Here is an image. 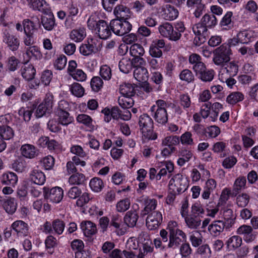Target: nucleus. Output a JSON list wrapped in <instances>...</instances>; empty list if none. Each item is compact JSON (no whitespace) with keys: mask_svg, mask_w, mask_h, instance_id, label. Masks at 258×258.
I'll use <instances>...</instances> for the list:
<instances>
[{"mask_svg":"<svg viewBox=\"0 0 258 258\" xmlns=\"http://www.w3.org/2000/svg\"><path fill=\"white\" fill-rule=\"evenodd\" d=\"M253 36L251 31L248 30H244L239 32L237 34V37L240 43L247 44L251 41Z\"/></svg>","mask_w":258,"mask_h":258,"instance_id":"nucleus-42","label":"nucleus"},{"mask_svg":"<svg viewBox=\"0 0 258 258\" xmlns=\"http://www.w3.org/2000/svg\"><path fill=\"white\" fill-rule=\"evenodd\" d=\"M213 60L217 66H223L230 59V55L232 54L231 50L228 44H223L217 48L213 52Z\"/></svg>","mask_w":258,"mask_h":258,"instance_id":"nucleus-2","label":"nucleus"},{"mask_svg":"<svg viewBox=\"0 0 258 258\" xmlns=\"http://www.w3.org/2000/svg\"><path fill=\"white\" fill-rule=\"evenodd\" d=\"M226 227V223L221 220L213 221L208 227V230L213 236H217L223 232L224 227Z\"/></svg>","mask_w":258,"mask_h":258,"instance_id":"nucleus-22","label":"nucleus"},{"mask_svg":"<svg viewBox=\"0 0 258 258\" xmlns=\"http://www.w3.org/2000/svg\"><path fill=\"white\" fill-rule=\"evenodd\" d=\"M11 167L16 171L22 172L26 168L25 163L22 159H19L13 161Z\"/></svg>","mask_w":258,"mask_h":258,"instance_id":"nucleus-64","label":"nucleus"},{"mask_svg":"<svg viewBox=\"0 0 258 258\" xmlns=\"http://www.w3.org/2000/svg\"><path fill=\"white\" fill-rule=\"evenodd\" d=\"M23 25L25 34L24 43L27 46H31L35 43L34 32L37 29L34 22L28 19H26L23 21Z\"/></svg>","mask_w":258,"mask_h":258,"instance_id":"nucleus-8","label":"nucleus"},{"mask_svg":"<svg viewBox=\"0 0 258 258\" xmlns=\"http://www.w3.org/2000/svg\"><path fill=\"white\" fill-rule=\"evenodd\" d=\"M53 102V96L51 94H47L43 101L36 106L35 112L36 118L49 115L52 111Z\"/></svg>","mask_w":258,"mask_h":258,"instance_id":"nucleus-6","label":"nucleus"},{"mask_svg":"<svg viewBox=\"0 0 258 258\" xmlns=\"http://www.w3.org/2000/svg\"><path fill=\"white\" fill-rule=\"evenodd\" d=\"M100 37L88 38L87 39V42L89 43L96 53L100 51L102 48V41Z\"/></svg>","mask_w":258,"mask_h":258,"instance_id":"nucleus-47","label":"nucleus"},{"mask_svg":"<svg viewBox=\"0 0 258 258\" xmlns=\"http://www.w3.org/2000/svg\"><path fill=\"white\" fill-rule=\"evenodd\" d=\"M179 103L180 105L185 110L189 108L191 105V100L188 94H182L179 95Z\"/></svg>","mask_w":258,"mask_h":258,"instance_id":"nucleus-59","label":"nucleus"},{"mask_svg":"<svg viewBox=\"0 0 258 258\" xmlns=\"http://www.w3.org/2000/svg\"><path fill=\"white\" fill-rule=\"evenodd\" d=\"M29 7L34 11H38L42 13L48 12L50 9L49 5L44 0H26Z\"/></svg>","mask_w":258,"mask_h":258,"instance_id":"nucleus-17","label":"nucleus"},{"mask_svg":"<svg viewBox=\"0 0 258 258\" xmlns=\"http://www.w3.org/2000/svg\"><path fill=\"white\" fill-rule=\"evenodd\" d=\"M86 180L85 176L80 173L73 174L69 178V182L72 185L84 184Z\"/></svg>","mask_w":258,"mask_h":258,"instance_id":"nucleus-39","label":"nucleus"},{"mask_svg":"<svg viewBox=\"0 0 258 258\" xmlns=\"http://www.w3.org/2000/svg\"><path fill=\"white\" fill-rule=\"evenodd\" d=\"M44 198L47 201L53 203H59L63 197L62 188L55 186L51 188L44 186L43 188Z\"/></svg>","mask_w":258,"mask_h":258,"instance_id":"nucleus-7","label":"nucleus"},{"mask_svg":"<svg viewBox=\"0 0 258 258\" xmlns=\"http://www.w3.org/2000/svg\"><path fill=\"white\" fill-rule=\"evenodd\" d=\"M252 227L250 226L246 225H243L240 226L236 231L237 234L243 236V239L246 242H250L255 239V236L252 234Z\"/></svg>","mask_w":258,"mask_h":258,"instance_id":"nucleus-20","label":"nucleus"},{"mask_svg":"<svg viewBox=\"0 0 258 258\" xmlns=\"http://www.w3.org/2000/svg\"><path fill=\"white\" fill-rule=\"evenodd\" d=\"M14 136V131L7 125H0V136L6 140H9Z\"/></svg>","mask_w":258,"mask_h":258,"instance_id":"nucleus-40","label":"nucleus"},{"mask_svg":"<svg viewBox=\"0 0 258 258\" xmlns=\"http://www.w3.org/2000/svg\"><path fill=\"white\" fill-rule=\"evenodd\" d=\"M67 196L70 199H77L76 205L79 207H82L90 201L89 194L87 192L82 193V189L76 186L70 188L67 192Z\"/></svg>","mask_w":258,"mask_h":258,"instance_id":"nucleus-5","label":"nucleus"},{"mask_svg":"<svg viewBox=\"0 0 258 258\" xmlns=\"http://www.w3.org/2000/svg\"><path fill=\"white\" fill-rule=\"evenodd\" d=\"M244 99V95L240 92H235L229 94L226 99V101L230 104H235Z\"/></svg>","mask_w":258,"mask_h":258,"instance_id":"nucleus-43","label":"nucleus"},{"mask_svg":"<svg viewBox=\"0 0 258 258\" xmlns=\"http://www.w3.org/2000/svg\"><path fill=\"white\" fill-rule=\"evenodd\" d=\"M137 202L144 206V208L141 211L140 215L142 217L149 214L154 210L157 206V201L155 199H150L147 198H141L137 200Z\"/></svg>","mask_w":258,"mask_h":258,"instance_id":"nucleus-12","label":"nucleus"},{"mask_svg":"<svg viewBox=\"0 0 258 258\" xmlns=\"http://www.w3.org/2000/svg\"><path fill=\"white\" fill-rule=\"evenodd\" d=\"M165 50V43L163 39H156L152 41L149 47L150 55L155 58H160Z\"/></svg>","mask_w":258,"mask_h":258,"instance_id":"nucleus-9","label":"nucleus"},{"mask_svg":"<svg viewBox=\"0 0 258 258\" xmlns=\"http://www.w3.org/2000/svg\"><path fill=\"white\" fill-rule=\"evenodd\" d=\"M45 15L41 17V24L43 28L47 31H51L54 27L56 26L55 18L51 9L48 10V12H44Z\"/></svg>","mask_w":258,"mask_h":258,"instance_id":"nucleus-13","label":"nucleus"},{"mask_svg":"<svg viewBox=\"0 0 258 258\" xmlns=\"http://www.w3.org/2000/svg\"><path fill=\"white\" fill-rule=\"evenodd\" d=\"M70 91L72 94L78 97L83 96L85 91L84 88L78 83H74L70 86Z\"/></svg>","mask_w":258,"mask_h":258,"instance_id":"nucleus-52","label":"nucleus"},{"mask_svg":"<svg viewBox=\"0 0 258 258\" xmlns=\"http://www.w3.org/2000/svg\"><path fill=\"white\" fill-rule=\"evenodd\" d=\"M11 228L13 230V235L16 234L18 236H25L28 233V224L22 220H17L13 223Z\"/></svg>","mask_w":258,"mask_h":258,"instance_id":"nucleus-15","label":"nucleus"},{"mask_svg":"<svg viewBox=\"0 0 258 258\" xmlns=\"http://www.w3.org/2000/svg\"><path fill=\"white\" fill-rule=\"evenodd\" d=\"M89 185L91 189L95 192L100 191L104 186L102 180L98 177H94L91 179Z\"/></svg>","mask_w":258,"mask_h":258,"instance_id":"nucleus-45","label":"nucleus"},{"mask_svg":"<svg viewBox=\"0 0 258 258\" xmlns=\"http://www.w3.org/2000/svg\"><path fill=\"white\" fill-rule=\"evenodd\" d=\"M151 112L152 115L158 123L164 125L167 122L168 114L166 109H156Z\"/></svg>","mask_w":258,"mask_h":258,"instance_id":"nucleus-27","label":"nucleus"},{"mask_svg":"<svg viewBox=\"0 0 258 258\" xmlns=\"http://www.w3.org/2000/svg\"><path fill=\"white\" fill-rule=\"evenodd\" d=\"M162 16L167 20H173L178 16V11L173 6L167 5L163 9Z\"/></svg>","mask_w":258,"mask_h":258,"instance_id":"nucleus-28","label":"nucleus"},{"mask_svg":"<svg viewBox=\"0 0 258 258\" xmlns=\"http://www.w3.org/2000/svg\"><path fill=\"white\" fill-rule=\"evenodd\" d=\"M131 205L129 198H125L117 202L116 205V210L118 212H123L127 210Z\"/></svg>","mask_w":258,"mask_h":258,"instance_id":"nucleus-51","label":"nucleus"},{"mask_svg":"<svg viewBox=\"0 0 258 258\" xmlns=\"http://www.w3.org/2000/svg\"><path fill=\"white\" fill-rule=\"evenodd\" d=\"M130 53L132 56L137 57L143 56L145 53V50L141 44L135 43L130 47Z\"/></svg>","mask_w":258,"mask_h":258,"instance_id":"nucleus-46","label":"nucleus"},{"mask_svg":"<svg viewBox=\"0 0 258 258\" xmlns=\"http://www.w3.org/2000/svg\"><path fill=\"white\" fill-rule=\"evenodd\" d=\"M133 208L134 209V210L127 212L123 219L124 223L129 227H135L139 218V215L136 211L139 209L138 205H134Z\"/></svg>","mask_w":258,"mask_h":258,"instance_id":"nucleus-14","label":"nucleus"},{"mask_svg":"<svg viewBox=\"0 0 258 258\" xmlns=\"http://www.w3.org/2000/svg\"><path fill=\"white\" fill-rule=\"evenodd\" d=\"M67 62V57L63 54H61L55 60L54 66L56 69L61 70L66 67Z\"/></svg>","mask_w":258,"mask_h":258,"instance_id":"nucleus-61","label":"nucleus"},{"mask_svg":"<svg viewBox=\"0 0 258 258\" xmlns=\"http://www.w3.org/2000/svg\"><path fill=\"white\" fill-rule=\"evenodd\" d=\"M20 151L22 155L28 159H33L39 154L38 150L31 144H26L22 145Z\"/></svg>","mask_w":258,"mask_h":258,"instance_id":"nucleus-18","label":"nucleus"},{"mask_svg":"<svg viewBox=\"0 0 258 258\" xmlns=\"http://www.w3.org/2000/svg\"><path fill=\"white\" fill-rule=\"evenodd\" d=\"M173 28L172 25L168 22L160 25L158 27L159 31L160 34L164 37L167 38L169 36L170 33Z\"/></svg>","mask_w":258,"mask_h":258,"instance_id":"nucleus-55","label":"nucleus"},{"mask_svg":"<svg viewBox=\"0 0 258 258\" xmlns=\"http://www.w3.org/2000/svg\"><path fill=\"white\" fill-rule=\"evenodd\" d=\"M52 225L53 230L58 234H61L64 229L65 223L63 221L57 219L53 221Z\"/></svg>","mask_w":258,"mask_h":258,"instance_id":"nucleus-58","label":"nucleus"},{"mask_svg":"<svg viewBox=\"0 0 258 258\" xmlns=\"http://www.w3.org/2000/svg\"><path fill=\"white\" fill-rule=\"evenodd\" d=\"M223 216L225 220L226 228H229L235 223L236 216L233 214L232 210L227 208H223Z\"/></svg>","mask_w":258,"mask_h":258,"instance_id":"nucleus-31","label":"nucleus"},{"mask_svg":"<svg viewBox=\"0 0 258 258\" xmlns=\"http://www.w3.org/2000/svg\"><path fill=\"white\" fill-rule=\"evenodd\" d=\"M17 174L12 172H6L0 177V180L3 185L15 186L18 182Z\"/></svg>","mask_w":258,"mask_h":258,"instance_id":"nucleus-21","label":"nucleus"},{"mask_svg":"<svg viewBox=\"0 0 258 258\" xmlns=\"http://www.w3.org/2000/svg\"><path fill=\"white\" fill-rule=\"evenodd\" d=\"M77 121L81 123L84 124L88 127H91L92 125V119L91 117L85 114H81L77 117Z\"/></svg>","mask_w":258,"mask_h":258,"instance_id":"nucleus-62","label":"nucleus"},{"mask_svg":"<svg viewBox=\"0 0 258 258\" xmlns=\"http://www.w3.org/2000/svg\"><path fill=\"white\" fill-rule=\"evenodd\" d=\"M139 124L143 136L149 140H155L157 138L156 135H153V121L152 119L147 114L141 115Z\"/></svg>","mask_w":258,"mask_h":258,"instance_id":"nucleus-3","label":"nucleus"},{"mask_svg":"<svg viewBox=\"0 0 258 258\" xmlns=\"http://www.w3.org/2000/svg\"><path fill=\"white\" fill-rule=\"evenodd\" d=\"M169 240L168 246L175 248L186 240V235L182 231H177L175 233L172 231L171 234L169 235Z\"/></svg>","mask_w":258,"mask_h":258,"instance_id":"nucleus-10","label":"nucleus"},{"mask_svg":"<svg viewBox=\"0 0 258 258\" xmlns=\"http://www.w3.org/2000/svg\"><path fill=\"white\" fill-rule=\"evenodd\" d=\"M214 76V71L212 70H207L206 68V70H204L203 73L199 76L198 78L204 82H210L213 79Z\"/></svg>","mask_w":258,"mask_h":258,"instance_id":"nucleus-63","label":"nucleus"},{"mask_svg":"<svg viewBox=\"0 0 258 258\" xmlns=\"http://www.w3.org/2000/svg\"><path fill=\"white\" fill-rule=\"evenodd\" d=\"M26 53L29 57H34L36 59H40L42 56L39 48L35 45L28 47Z\"/></svg>","mask_w":258,"mask_h":258,"instance_id":"nucleus-44","label":"nucleus"},{"mask_svg":"<svg viewBox=\"0 0 258 258\" xmlns=\"http://www.w3.org/2000/svg\"><path fill=\"white\" fill-rule=\"evenodd\" d=\"M118 67L120 71L124 74L129 73L133 68L131 59L126 57L122 58L119 61Z\"/></svg>","mask_w":258,"mask_h":258,"instance_id":"nucleus-37","label":"nucleus"},{"mask_svg":"<svg viewBox=\"0 0 258 258\" xmlns=\"http://www.w3.org/2000/svg\"><path fill=\"white\" fill-rule=\"evenodd\" d=\"M0 204L9 214L12 215L16 211L17 203L14 198H4L0 200Z\"/></svg>","mask_w":258,"mask_h":258,"instance_id":"nucleus-24","label":"nucleus"},{"mask_svg":"<svg viewBox=\"0 0 258 258\" xmlns=\"http://www.w3.org/2000/svg\"><path fill=\"white\" fill-rule=\"evenodd\" d=\"M69 104L67 101L61 100L59 102L55 114L57 121L62 125L68 126L74 121L73 117L69 113Z\"/></svg>","mask_w":258,"mask_h":258,"instance_id":"nucleus-1","label":"nucleus"},{"mask_svg":"<svg viewBox=\"0 0 258 258\" xmlns=\"http://www.w3.org/2000/svg\"><path fill=\"white\" fill-rule=\"evenodd\" d=\"M103 82L102 80L98 76L94 77L90 82V85L92 90L94 92H98L102 88Z\"/></svg>","mask_w":258,"mask_h":258,"instance_id":"nucleus-53","label":"nucleus"},{"mask_svg":"<svg viewBox=\"0 0 258 258\" xmlns=\"http://www.w3.org/2000/svg\"><path fill=\"white\" fill-rule=\"evenodd\" d=\"M242 238L238 235H234L229 238L226 242L229 250H235L242 244Z\"/></svg>","mask_w":258,"mask_h":258,"instance_id":"nucleus-34","label":"nucleus"},{"mask_svg":"<svg viewBox=\"0 0 258 258\" xmlns=\"http://www.w3.org/2000/svg\"><path fill=\"white\" fill-rule=\"evenodd\" d=\"M21 75L27 81H31L34 78L36 70L31 64L25 63L21 69Z\"/></svg>","mask_w":258,"mask_h":258,"instance_id":"nucleus-25","label":"nucleus"},{"mask_svg":"<svg viewBox=\"0 0 258 258\" xmlns=\"http://www.w3.org/2000/svg\"><path fill=\"white\" fill-rule=\"evenodd\" d=\"M114 14L116 18L115 19L128 21L131 18L130 10L126 6L122 5H118L115 8Z\"/></svg>","mask_w":258,"mask_h":258,"instance_id":"nucleus-19","label":"nucleus"},{"mask_svg":"<svg viewBox=\"0 0 258 258\" xmlns=\"http://www.w3.org/2000/svg\"><path fill=\"white\" fill-rule=\"evenodd\" d=\"M96 31L99 37L102 39H107L111 35L112 31L110 26L103 20L98 21Z\"/></svg>","mask_w":258,"mask_h":258,"instance_id":"nucleus-16","label":"nucleus"},{"mask_svg":"<svg viewBox=\"0 0 258 258\" xmlns=\"http://www.w3.org/2000/svg\"><path fill=\"white\" fill-rule=\"evenodd\" d=\"M80 227L87 237H90L97 232L96 225L91 221H83L81 223Z\"/></svg>","mask_w":258,"mask_h":258,"instance_id":"nucleus-26","label":"nucleus"},{"mask_svg":"<svg viewBox=\"0 0 258 258\" xmlns=\"http://www.w3.org/2000/svg\"><path fill=\"white\" fill-rule=\"evenodd\" d=\"M201 22L208 28H212L217 24V20L213 14H205L201 19Z\"/></svg>","mask_w":258,"mask_h":258,"instance_id":"nucleus-36","label":"nucleus"},{"mask_svg":"<svg viewBox=\"0 0 258 258\" xmlns=\"http://www.w3.org/2000/svg\"><path fill=\"white\" fill-rule=\"evenodd\" d=\"M36 106L37 104L34 103L28 107L27 109L24 107H22L18 111L19 115H23L24 120L28 122L31 119L32 114L34 110L36 108Z\"/></svg>","mask_w":258,"mask_h":258,"instance_id":"nucleus-35","label":"nucleus"},{"mask_svg":"<svg viewBox=\"0 0 258 258\" xmlns=\"http://www.w3.org/2000/svg\"><path fill=\"white\" fill-rule=\"evenodd\" d=\"M119 92L123 96L132 97L135 94V88L130 83H125L120 85Z\"/></svg>","mask_w":258,"mask_h":258,"instance_id":"nucleus-41","label":"nucleus"},{"mask_svg":"<svg viewBox=\"0 0 258 258\" xmlns=\"http://www.w3.org/2000/svg\"><path fill=\"white\" fill-rule=\"evenodd\" d=\"M188 184L187 180L184 179L180 174H176L170 180L169 191L180 195L187 188Z\"/></svg>","mask_w":258,"mask_h":258,"instance_id":"nucleus-4","label":"nucleus"},{"mask_svg":"<svg viewBox=\"0 0 258 258\" xmlns=\"http://www.w3.org/2000/svg\"><path fill=\"white\" fill-rule=\"evenodd\" d=\"M79 50L81 54L84 56H89L93 53H96L88 42L82 44L79 48Z\"/></svg>","mask_w":258,"mask_h":258,"instance_id":"nucleus-60","label":"nucleus"},{"mask_svg":"<svg viewBox=\"0 0 258 258\" xmlns=\"http://www.w3.org/2000/svg\"><path fill=\"white\" fill-rule=\"evenodd\" d=\"M134 77L139 82L147 81L149 78L148 72L145 67H137L134 70Z\"/></svg>","mask_w":258,"mask_h":258,"instance_id":"nucleus-29","label":"nucleus"},{"mask_svg":"<svg viewBox=\"0 0 258 258\" xmlns=\"http://www.w3.org/2000/svg\"><path fill=\"white\" fill-rule=\"evenodd\" d=\"M31 180L38 185H42L44 183L46 178L44 174L41 171L34 169L30 174Z\"/></svg>","mask_w":258,"mask_h":258,"instance_id":"nucleus-30","label":"nucleus"},{"mask_svg":"<svg viewBox=\"0 0 258 258\" xmlns=\"http://www.w3.org/2000/svg\"><path fill=\"white\" fill-rule=\"evenodd\" d=\"M187 226L190 229H197L201 224V220L198 216L189 215L184 219Z\"/></svg>","mask_w":258,"mask_h":258,"instance_id":"nucleus-38","label":"nucleus"},{"mask_svg":"<svg viewBox=\"0 0 258 258\" xmlns=\"http://www.w3.org/2000/svg\"><path fill=\"white\" fill-rule=\"evenodd\" d=\"M179 143V138L176 136H168L166 137L162 141V145L169 147H174V146L178 144Z\"/></svg>","mask_w":258,"mask_h":258,"instance_id":"nucleus-56","label":"nucleus"},{"mask_svg":"<svg viewBox=\"0 0 258 258\" xmlns=\"http://www.w3.org/2000/svg\"><path fill=\"white\" fill-rule=\"evenodd\" d=\"M140 240L143 243L144 253L147 254L153 250V243L149 234L146 232H142L139 236Z\"/></svg>","mask_w":258,"mask_h":258,"instance_id":"nucleus-23","label":"nucleus"},{"mask_svg":"<svg viewBox=\"0 0 258 258\" xmlns=\"http://www.w3.org/2000/svg\"><path fill=\"white\" fill-rule=\"evenodd\" d=\"M179 78L181 80L185 81L188 83L194 82L195 77L192 73L188 69L182 70L179 74Z\"/></svg>","mask_w":258,"mask_h":258,"instance_id":"nucleus-54","label":"nucleus"},{"mask_svg":"<svg viewBox=\"0 0 258 258\" xmlns=\"http://www.w3.org/2000/svg\"><path fill=\"white\" fill-rule=\"evenodd\" d=\"M3 34L4 42L7 44L10 50H17L20 45V41L16 35L7 30H5Z\"/></svg>","mask_w":258,"mask_h":258,"instance_id":"nucleus-11","label":"nucleus"},{"mask_svg":"<svg viewBox=\"0 0 258 258\" xmlns=\"http://www.w3.org/2000/svg\"><path fill=\"white\" fill-rule=\"evenodd\" d=\"M86 35L85 29L84 28H80L73 30L70 33V37L75 42H78L82 41Z\"/></svg>","mask_w":258,"mask_h":258,"instance_id":"nucleus-33","label":"nucleus"},{"mask_svg":"<svg viewBox=\"0 0 258 258\" xmlns=\"http://www.w3.org/2000/svg\"><path fill=\"white\" fill-rule=\"evenodd\" d=\"M118 102L120 106L123 109H128L134 104V100L129 96H122L119 97Z\"/></svg>","mask_w":258,"mask_h":258,"instance_id":"nucleus-49","label":"nucleus"},{"mask_svg":"<svg viewBox=\"0 0 258 258\" xmlns=\"http://www.w3.org/2000/svg\"><path fill=\"white\" fill-rule=\"evenodd\" d=\"M120 25V20L115 19L112 20L109 24L112 32L116 35L123 36V32H121L122 29Z\"/></svg>","mask_w":258,"mask_h":258,"instance_id":"nucleus-48","label":"nucleus"},{"mask_svg":"<svg viewBox=\"0 0 258 258\" xmlns=\"http://www.w3.org/2000/svg\"><path fill=\"white\" fill-rule=\"evenodd\" d=\"M232 16L233 13L230 11L227 12L223 16L220 22V26L222 28V29L227 30L233 27V22L232 21Z\"/></svg>","mask_w":258,"mask_h":258,"instance_id":"nucleus-32","label":"nucleus"},{"mask_svg":"<svg viewBox=\"0 0 258 258\" xmlns=\"http://www.w3.org/2000/svg\"><path fill=\"white\" fill-rule=\"evenodd\" d=\"M208 28L200 22L192 27V31L195 35H209Z\"/></svg>","mask_w":258,"mask_h":258,"instance_id":"nucleus-50","label":"nucleus"},{"mask_svg":"<svg viewBox=\"0 0 258 258\" xmlns=\"http://www.w3.org/2000/svg\"><path fill=\"white\" fill-rule=\"evenodd\" d=\"M45 244L46 249L50 253L53 252V248L56 245V240L52 235L47 236L45 240Z\"/></svg>","mask_w":258,"mask_h":258,"instance_id":"nucleus-57","label":"nucleus"}]
</instances>
